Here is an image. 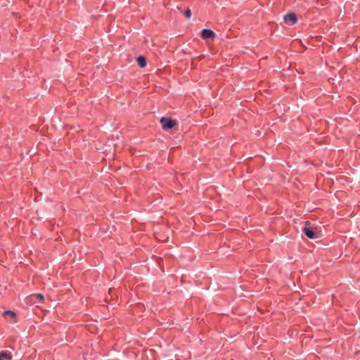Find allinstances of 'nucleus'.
<instances>
[{
    "label": "nucleus",
    "instance_id": "7ed1b4c3",
    "mask_svg": "<svg viewBox=\"0 0 360 360\" xmlns=\"http://www.w3.org/2000/svg\"><path fill=\"white\" fill-rule=\"evenodd\" d=\"M201 37L202 39H214L215 37H216V34L215 33L211 30H208V29H204L202 30L201 32Z\"/></svg>",
    "mask_w": 360,
    "mask_h": 360
},
{
    "label": "nucleus",
    "instance_id": "9b49d317",
    "mask_svg": "<svg viewBox=\"0 0 360 360\" xmlns=\"http://www.w3.org/2000/svg\"><path fill=\"white\" fill-rule=\"evenodd\" d=\"M0 360H2V359H0Z\"/></svg>",
    "mask_w": 360,
    "mask_h": 360
},
{
    "label": "nucleus",
    "instance_id": "f03ea898",
    "mask_svg": "<svg viewBox=\"0 0 360 360\" xmlns=\"http://www.w3.org/2000/svg\"><path fill=\"white\" fill-rule=\"evenodd\" d=\"M309 224L310 223L309 221H307L305 222V226H304L302 228V231L307 237H308L309 238L313 239L316 236V233L314 232V231L312 229L307 226V225H309Z\"/></svg>",
    "mask_w": 360,
    "mask_h": 360
},
{
    "label": "nucleus",
    "instance_id": "1a4fd4ad",
    "mask_svg": "<svg viewBox=\"0 0 360 360\" xmlns=\"http://www.w3.org/2000/svg\"><path fill=\"white\" fill-rule=\"evenodd\" d=\"M184 15L188 19L191 18V11L190 10V8H187L185 11Z\"/></svg>",
    "mask_w": 360,
    "mask_h": 360
},
{
    "label": "nucleus",
    "instance_id": "f257e3e1",
    "mask_svg": "<svg viewBox=\"0 0 360 360\" xmlns=\"http://www.w3.org/2000/svg\"><path fill=\"white\" fill-rule=\"evenodd\" d=\"M160 122L162 124V129L165 130L172 129L176 124L174 120L167 117H162Z\"/></svg>",
    "mask_w": 360,
    "mask_h": 360
},
{
    "label": "nucleus",
    "instance_id": "39448f33",
    "mask_svg": "<svg viewBox=\"0 0 360 360\" xmlns=\"http://www.w3.org/2000/svg\"><path fill=\"white\" fill-rule=\"evenodd\" d=\"M284 21L285 23L287 24H290L292 22V13H288L285 17H284Z\"/></svg>",
    "mask_w": 360,
    "mask_h": 360
},
{
    "label": "nucleus",
    "instance_id": "9d476101",
    "mask_svg": "<svg viewBox=\"0 0 360 360\" xmlns=\"http://www.w3.org/2000/svg\"><path fill=\"white\" fill-rule=\"evenodd\" d=\"M297 21V16L295 15V14H294V24H295Z\"/></svg>",
    "mask_w": 360,
    "mask_h": 360
},
{
    "label": "nucleus",
    "instance_id": "20e7f679",
    "mask_svg": "<svg viewBox=\"0 0 360 360\" xmlns=\"http://www.w3.org/2000/svg\"><path fill=\"white\" fill-rule=\"evenodd\" d=\"M136 61H137L138 65L141 68H144L146 65V60L143 56H139L136 58Z\"/></svg>",
    "mask_w": 360,
    "mask_h": 360
},
{
    "label": "nucleus",
    "instance_id": "0eeeda50",
    "mask_svg": "<svg viewBox=\"0 0 360 360\" xmlns=\"http://www.w3.org/2000/svg\"><path fill=\"white\" fill-rule=\"evenodd\" d=\"M0 359H4L6 360H11V356L6 352H1L0 353Z\"/></svg>",
    "mask_w": 360,
    "mask_h": 360
},
{
    "label": "nucleus",
    "instance_id": "6e6552de",
    "mask_svg": "<svg viewBox=\"0 0 360 360\" xmlns=\"http://www.w3.org/2000/svg\"><path fill=\"white\" fill-rule=\"evenodd\" d=\"M37 298L39 300V302H42L44 300V296L41 294H36L31 296V299Z\"/></svg>",
    "mask_w": 360,
    "mask_h": 360
},
{
    "label": "nucleus",
    "instance_id": "423d86ee",
    "mask_svg": "<svg viewBox=\"0 0 360 360\" xmlns=\"http://www.w3.org/2000/svg\"><path fill=\"white\" fill-rule=\"evenodd\" d=\"M3 316H5V317L9 316V317H11L12 319H14L16 315H15V313L14 311L8 310V311H4Z\"/></svg>",
    "mask_w": 360,
    "mask_h": 360
}]
</instances>
